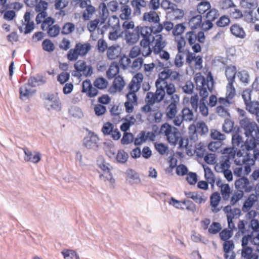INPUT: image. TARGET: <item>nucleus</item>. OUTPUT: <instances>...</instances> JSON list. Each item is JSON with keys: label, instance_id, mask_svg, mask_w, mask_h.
<instances>
[{"label": "nucleus", "instance_id": "1", "mask_svg": "<svg viewBox=\"0 0 259 259\" xmlns=\"http://www.w3.org/2000/svg\"><path fill=\"white\" fill-rule=\"evenodd\" d=\"M196 85V90L199 91V95L203 98L208 96V92H211L213 79L211 74L208 75L206 80L205 77L201 74H196L194 77Z\"/></svg>", "mask_w": 259, "mask_h": 259}, {"label": "nucleus", "instance_id": "2", "mask_svg": "<svg viewBox=\"0 0 259 259\" xmlns=\"http://www.w3.org/2000/svg\"><path fill=\"white\" fill-rule=\"evenodd\" d=\"M160 133L166 137L171 145H176L181 137V134L176 127L165 123L160 127Z\"/></svg>", "mask_w": 259, "mask_h": 259}, {"label": "nucleus", "instance_id": "3", "mask_svg": "<svg viewBox=\"0 0 259 259\" xmlns=\"http://www.w3.org/2000/svg\"><path fill=\"white\" fill-rule=\"evenodd\" d=\"M240 124L247 138L255 137L259 140V127L257 124L249 118H244L240 121Z\"/></svg>", "mask_w": 259, "mask_h": 259}, {"label": "nucleus", "instance_id": "4", "mask_svg": "<svg viewBox=\"0 0 259 259\" xmlns=\"http://www.w3.org/2000/svg\"><path fill=\"white\" fill-rule=\"evenodd\" d=\"M244 146L246 149L247 156L253 158L254 160L259 159V140L255 137L247 138Z\"/></svg>", "mask_w": 259, "mask_h": 259}, {"label": "nucleus", "instance_id": "5", "mask_svg": "<svg viewBox=\"0 0 259 259\" xmlns=\"http://www.w3.org/2000/svg\"><path fill=\"white\" fill-rule=\"evenodd\" d=\"M168 104L165 108V116L167 120H172L178 113V106L180 102V97L178 95L170 97L166 101Z\"/></svg>", "mask_w": 259, "mask_h": 259}, {"label": "nucleus", "instance_id": "6", "mask_svg": "<svg viewBox=\"0 0 259 259\" xmlns=\"http://www.w3.org/2000/svg\"><path fill=\"white\" fill-rule=\"evenodd\" d=\"M223 211L226 214L228 228L229 229L237 230L235 227V224L233 221V219H237L240 215L241 210L239 208H232L230 205L225 206Z\"/></svg>", "mask_w": 259, "mask_h": 259}, {"label": "nucleus", "instance_id": "7", "mask_svg": "<svg viewBox=\"0 0 259 259\" xmlns=\"http://www.w3.org/2000/svg\"><path fill=\"white\" fill-rule=\"evenodd\" d=\"M137 31L139 36L142 37V39H150L151 33H158L162 31V27L160 25H152L151 27L138 26Z\"/></svg>", "mask_w": 259, "mask_h": 259}, {"label": "nucleus", "instance_id": "8", "mask_svg": "<svg viewBox=\"0 0 259 259\" xmlns=\"http://www.w3.org/2000/svg\"><path fill=\"white\" fill-rule=\"evenodd\" d=\"M99 141L97 135L92 133L84 138L83 144L87 148L96 151L99 148Z\"/></svg>", "mask_w": 259, "mask_h": 259}, {"label": "nucleus", "instance_id": "9", "mask_svg": "<svg viewBox=\"0 0 259 259\" xmlns=\"http://www.w3.org/2000/svg\"><path fill=\"white\" fill-rule=\"evenodd\" d=\"M152 43V51L155 55H157V53L163 50L166 45V41L161 34H157L153 37Z\"/></svg>", "mask_w": 259, "mask_h": 259}, {"label": "nucleus", "instance_id": "10", "mask_svg": "<svg viewBox=\"0 0 259 259\" xmlns=\"http://www.w3.org/2000/svg\"><path fill=\"white\" fill-rule=\"evenodd\" d=\"M184 52H180V53L178 52L174 59L173 64L170 62L166 63L164 64L163 63L158 62L159 66L163 68H169V67H171L172 65H174L176 68H181L184 64Z\"/></svg>", "mask_w": 259, "mask_h": 259}, {"label": "nucleus", "instance_id": "11", "mask_svg": "<svg viewBox=\"0 0 259 259\" xmlns=\"http://www.w3.org/2000/svg\"><path fill=\"white\" fill-rule=\"evenodd\" d=\"M74 67L76 70L82 72L85 77L91 76L93 74V67L91 65H87L84 61H77L74 64Z\"/></svg>", "mask_w": 259, "mask_h": 259}, {"label": "nucleus", "instance_id": "12", "mask_svg": "<svg viewBox=\"0 0 259 259\" xmlns=\"http://www.w3.org/2000/svg\"><path fill=\"white\" fill-rule=\"evenodd\" d=\"M255 161V160H254L253 158L247 156V153L243 155L240 150L237 152L234 159V163L239 166H241L243 164H254Z\"/></svg>", "mask_w": 259, "mask_h": 259}, {"label": "nucleus", "instance_id": "13", "mask_svg": "<svg viewBox=\"0 0 259 259\" xmlns=\"http://www.w3.org/2000/svg\"><path fill=\"white\" fill-rule=\"evenodd\" d=\"M235 186L237 190L245 192H249L252 190V187L250 185L248 179L245 177H242L236 180Z\"/></svg>", "mask_w": 259, "mask_h": 259}, {"label": "nucleus", "instance_id": "14", "mask_svg": "<svg viewBox=\"0 0 259 259\" xmlns=\"http://www.w3.org/2000/svg\"><path fill=\"white\" fill-rule=\"evenodd\" d=\"M161 94V92L156 88L155 93L152 92L147 93L145 101L147 104L151 105H153L155 103H159L163 100V95Z\"/></svg>", "mask_w": 259, "mask_h": 259}, {"label": "nucleus", "instance_id": "15", "mask_svg": "<svg viewBox=\"0 0 259 259\" xmlns=\"http://www.w3.org/2000/svg\"><path fill=\"white\" fill-rule=\"evenodd\" d=\"M157 89L159 92H161L163 99L166 93L170 97L176 95L175 94L176 91L175 86L171 82H162V85L158 86Z\"/></svg>", "mask_w": 259, "mask_h": 259}, {"label": "nucleus", "instance_id": "16", "mask_svg": "<svg viewBox=\"0 0 259 259\" xmlns=\"http://www.w3.org/2000/svg\"><path fill=\"white\" fill-rule=\"evenodd\" d=\"M125 40L127 44L133 45L136 44L139 39V35L136 27L132 31H122Z\"/></svg>", "mask_w": 259, "mask_h": 259}, {"label": "nucleus", "instance_id": "17", "mask_svg": "<svg viewBox=\"0 0 259 259\" xmlns=\"http://www.w3.org/2000/svg\"><path fill=\"white\" fill-rule=\"evenodd\" d=\"M24 152V159L27 162L33 163H38L41 159V154L39 152H32L27 148L23 149Z\"/></svg>", "mask_w": 259, "mask_h": 259}, {"label": "nucleus", "instance_id": "18", "mask_svg": "<svg viewBox=\"0 0 259 259\" xmlns=\"http://www.w3.org/2000/svg\"><path fill=\"white\" fill-rule=\"evenodd\" d=\"M143 80V76L141 74H137L133 77L128 86L130 93L136 94L140 88L141 83Z\"/></svg>", "mask_w": 259, "mask_h": 259}, {"label": "nucleus", "instance_id": "19", "mask_svg": "<svg viewBox=\"0 0 259 259\" xmlns=\"http://www.w3.org/2000/svg\"><path fill=\"white\" fill-rule=\"evenodd\" d=\"M143 20L149 23H152V25H157L160 22V18L158 13L152 10L145 13L143 16Z\"/></svg>", "mask_w": 259, "mask_h": 259}, {"label": "nucleus", "instance_id": "20", "mask_svg": "<svg viewBox=\"0 0 259 259\" xmlns=\"http://www.w3.org/2000/svg\"><path fill=\"white\" fill-rule=\"evenodd\" d=\"M151 42V39H142L140 41L141 54L143 57H148L153 52L152 48L150 46Z\"/></svg>", "mask_w": 259, "mask_h": 259}, {"label": "nucleus", "instance_id": "21", "mask_svg": "<svg viewBox=\"0 0 259 259\" xmlns=\"http://www.w3.org/2000/svg\"><path fill=\"white\" fill-rule=\"evenodd\" d=\"M257 201V197L254 194H251L249 195L246 200L244 201L242 207V210L244 212H247L252 207L255 203Z\"/></svg>", "mask_w": 259, "mask_h": 259}, {"label": "nucleus", "instance_id": "22", "mask_svg": "<svg viewBox=\"0 0 259 259\" xmlns=\"http://www.w3.org/2000/svg\"><path fill=\"white\" fill-rule=\"evenodd\" d=\"M28 83L24 84L22 85L19 89L20 98L21 100L28 98L32 96L34 93L35 90L31 89L30 88Z\"/></svg>", "mask_w": 259, "mask_h": 259}, {"label": "nucleus", "instance_id": "23", "mask_svg": "<svg viewBox=\"0 0 259 259\" xmlns=\"http://www.w3.org/2000/svg\"><path fill=\"white\" fill-rule=\"evenodd\" d=\"M237 73V68L235 66L229 65L226 67L225 75L228 83H234Z\"/></svg>", "mask_w": 259, "mask_h": 259}, {"label": "nucleus", "instance_id": "24", "mask_svg": "<svg viewBox=\"0 0 259 259\" xmlns=\"http://www.w3.org/2000/svg\"><path fill=\"white\" fill-rule=\"evenodd\" d=\"M231 162L227 160L226 158L221 157L219 163H217L214 166L215 170L217 172H222V171L229 169L231 167Z\"/></svg>", "mask_w": 259, "mask_h": 259}, {"label": "nucleus", "instance_id": "25", "mask_svg": "<svg viewBox=\"0 0 259 259\" xmlns=\"http://www.w3.org/2000/svg\"><path fill=\"white\" fill-rule=\"evenodd\" d=\"M220 200L221 196L218 192L212 193L210 197L211 210L214 213H217L220 210V209L217 207Z\"/></svg>", "mask_w": 259, "mask_h": 259}, {"label": "nucleus", "instance_id": "26", "mask_svg": "<svg viewBox=\"0 0 259 259\" xmlns=\"http://www.w3.org/2000/svg\"><path fill=\"white\" fill-rule=\"evenodd\" d=\"M132 5L134 8V13L135 15L141 14V9L147 6V2L144 0H133Z\"/></svg>", "mask_w": 259, "mask_h": 259}, {"label": "nucleus", "instance_id": "27", "mask_svg": "<svg viewBox=\"0 0 259 259\" xmlns=\"http://www.w3.org/2000/svg\"><path fill=\"white\" fill-rule=\"evenodd\" d=\"M232 144L233 147L236 149L238 147H242L244 144L242 137L237 131L232 133Z\"/></svg>", "mask_w": 259, "mask_h": 259}, {"label": "nucleus", "instance_id": "28", "mask_svg": "<svg viewBox=\"0 0 259 259\" xmlns=\"http://www.w3.org/2000/svg\"><path fill=\"white\" fill-rule=\"evenodd\" d=\"M125 175L126 180L131 184L138 183L140 181L138 173L132 169H127L125 172Z\"/></svg>", "mask_w": 259, "mask_h": 259}, {"label": "nucleus", "instance_id": "29", "mask_svg": "<svg viewBox=\"0 0 259 259\" xmlns=\"http://www.w3.org/2000/svg\"><path fill=\"white\" fill-rule=\"evenodd\" d=\"M99 18L101 20V24H104L109 16V12L105 3H102L99 7Z\"/></svg>", "mask_w": 259, "mask_h": 259}, {"label": "nucleus", "instance_id": "30", "mask_svg": "<svg viewBox=\"0 0 259 259\" xmlns=\"http://www.w3.org/2000/svg\"><path fill=\"white\" fill-rule=\"evenodd\" d=\"M46 80L42 76L37 75L36 76H31L28 80V85L31 87H36L44 84Z\"/></svg>", "mask_w": 259, "mask_h": 259}, {"label": "nucleus", "instance_id": "31", "mask_svg": "<svg viewBox=\"0 0 259 259\" xmlns=\"http://www.w3.org/2000/svg\"><path fill=\"white\" fill-rule=\"evenodd\" d=\"M230 31L232 34L239 38H243L246 35L243 28L238 24H234L231 26Z\"/></svg>", "mask_w": 259, "mask_h": 259}, {"label": "nucleus", "instance_id": "32", "mask_svg": "<svg viewBox=\"0 0 259 259\" xmlns=\"http://www.w3.org/2000/svg\"><path fill=\"white\" fill-rule=\"evenodd\" d=\"M124 81L123 78L120 76L116 77L113 81L112 87L110 89L111 92L113 89V92L121 91L124 86Z\"/></svg>", "mask_w": 259, "mask_h": 259}, {"label": "nucleus", "instance_id": "33", "mask_svg": "<svg viewBox=\"0 0 259 259\" xmlns=\"http://www.w3.org/2000/svg\"><path fill=\"white\" fill-rule=\"evenodd\" d=\"M120 54V49L118 46H111L107 49V56L109 59L114 60Z\"/></svg>", "mask_w": 259, "mask_h": 259}, {"label": "nucleus", "instance_id": "34", "mask_svg": "<svg viewBox=\"0 0 259 259\" xmlns=\"http://www.w3.org/2000/svg\"><path fill=\"white\" fill-rule=\"evenodd\" d=\"M75 48L77 51V54L80 56H84L90 50L91 46L89 44H82L81 43H77Z\"/></svg>", "mask_w": 259, "mask_h": 259}, {"label": "nucleus", "instance_id": "35", "mask_svg": "<svg viewBox=\"0 0 259 259\" xmlns=\"http://www.w3.org/2000/svg\"><path fill=\"white\" fill-rule=\"evenodd\" d=\"M252 249L250 247H242L241 256L245 259H257V255L252 253Z\"/></svg>", "mask_w": 259, "mask_h": 259}, {"label": "nucleus", "instance_id": "36", "mask_svg": "<svg viewBox=\"0 0 259 259\" xmlns=\"http://www.w3.org/2000/svg\"><path fill=\"white\" fill-rule=\"evenodd\" d=\"M237 152V149L235 148H226L223 150V155L222 157L230 161L231 160L235 159Z\"/></svg>", "mask_w": 259, "mask_h": 259}, {"label": "nucleus", "instance_id": "37", "mask_svg": "<svg viewBox=\"0 0 259 259\" xmlns=\"http://www.w3.org/2000/svg\"><path fill=\"white\" fill-rule=\"evenodd\" d=\"M119 68L118 64L116 62H112L106 72L108 78L109 79L113 78L119 73Z\"/></svg>", "mask_w": 259, "mask_h": 259}, {"label": "nucleus", "instance_id": "38", "mask_svg": "<svg viewBox=\"0 0 259 259\" xmlns=\"http://www.w3.org/2000/svg\"><path fill=\"white\" fill-rule=\"evenodd\" d=\"M203 168L205 179L207 180V182L211 185V187H213L215 183V177L213 172L208 166H203Z\"/></svg>", "mask_w": 259, "mask_h": 259}, {"label": "nucleus", "instance_id": "39", "mask_svg": "<svg viewBox=\"0 0 259 259\" xmlns=\"http://www.w3.org/2000/svg\"><path fill=\"white\" fill-rule=\"evenodd\" d=\"M202 22V16L197 15L191 18L189 21V25L192 29H195L200 27Z\"/></svg>", "mask_w": 259, "mask_h": 259}, {"label": "nucleus", "instance_id": "40", "mask_svg": "<svg viewBox=\"0 0 259 259\" xmlns=\"http://www.w3.org/2000/svg\"><path fill=\"white\" fill-rule=\"evenodd\" d=\"M132 10L127 5H123L121 7L119 17L122 20H128L131 18Z\"/></svg>", "mask_w": 259, "mask_h": 259}, {"label": "nucleus", "instance_id": "41", "mask_svg": "<svg viewBox=\"0 0 259 259\" xmlns=\"http://www.w3.org/2000/svg\"><path fill=\"white\" fill-rule=\"evenodd\" d=\"M168 78H169V69L161 72L155 82L156 88H158V86L162 85V82H167L166 79Z\"/></svg>", "mask_w": 259, "mask_h": 259}, {"label": "nucleus", "instance_id": "42", "mask_svg": "<svg viewBox=\"0 0 259 259\" xmlns=\"http://www.w3.org/2000/svg\"><path fill=\"white\" fill-rule=\"evenodd\" d=\"M244 195V192L243 191L236 190H235L232 194V196L230 197V204L232 205H235L240 200L242 199Z\"/></svg>", "mask_w": 259, "mask_h": 259}, {"label": "nucleus", "instance_id": "43", "mask_svg": "<svg viewBox=\"0 0 259 259\" xmlns=\"http://www.w3.org/2000/svg\"><path fill=\"white\" fill-rule=\"evenodd\" d=\"M128 158V154L123 150H119L118 151L115 158V161L119 163H125Z\"/></svg>", "mask_w": 259, "mask_h": 259}, {"label": "nucleus", "instance_id": "44", "mask_svg": "<svg viewBox=\"0 0 259 259\" xmlns=\"http://www.w3.org/2000/svg\"><path fill=\"white\" fill-rule=\"evenodd\" d=\"M237 76L242 83L245 84L249 83L250 77L247 71L245 70L239 71L237 72Z\"/></svg>", "mask_w": 259, "mask_h": 259}, {"label": "nucleus", "instance_id": "45", "mask_svg": "<svg viewBox=\"0 0 259 259\" xmlns=\"http://www.w3.org/2000/svg\"><path fill=\"white\" fill-rule=\"evenodd\" d=\"M61 253L64 259H80L79 255L73 250L64 249Z\"/></svg>", "mask_w": 259, "mask_h": 259}, {"label": "nucleus", "instance_id": "46", "mask_svg": "<svg viewBox=\"0 0 259 259\" xmlns=\"http://www.w3.org/2000/svg\"><path fill=\"white\" fill-rule=\"evenodd\" d=\"M234 83H228L226 86V98L229 102V100L232 99L236 95V90L233 85Z\"/></svg>", "mask_w": 259, "mask_h": 259}, {"label": "nucleus", "instance_id": "47", "mask_svg": "<svg viewBox=\"0 0 259 259\" xmlns=\"http://www.w3.org/2000/svg\"><path fill=\"white\" fill-rule=\"evenodd\" d=\"M255 15V14L253 13V11H246L243 13L242 18H243L244 20L247 23H254L257 20Z\"/></svg>", "mask_w": 259, "mask_h": 259}, {"label": "nucleus", "instance_id": "48", "mask_svg": "<svg viewBox=\"0 0 259 259\" xmlns=\"http://www.w3.org/2000/svg\"><path fill=\"white\" fill-rule=\"evenodd\" d=\"M108 25L109 27L111 28L112 29L119 30V19L116 16H112L109 18L108 21Z\"/></svg>", "mask_w": 259, "mask_h": 259}, {"label": "nucleus", "instance_id": "49", "mask_svg": "<svg viewBox=\"0 0 259 259\" xmlns=\"http://www.w3.org/2000/svg\"><path fill=\"white\" fill-rule=\"evenodd\" d=\"M240 5L242 8L250 10L251 9L255 8L257 3L256 0H240Z\"/></svg>", "mask_w": 259, "mask_h": 259}, {"label": "nucleus", "instance_id": "50", "mask_svg": "<svg viewBox=\"0 0 259 259\" xmlns=\"http://www.w3.org/2000/svg\"><path fill=\"white\" fill-rule=\"evenodd\" d=\"M182 117L184 120L191 121L194 119V114L193 111L189 108L185 107L182 111Z\"/></svg>", "mask_w": 259, "mask_h": 259}, {"label": "nucleus", "instance_id": "51", "mask_svg": "<svg viewBox=\"0 0 259 259\" xmlns=\"http://www.w3.org/2000/svg\"><path fill=\"white\" fill-rule=\"evenodd\" d=\"M246 109L248 111L256 114L259 111V102L250 101L246 104Z\"/></svg>", "mask_w": 259, "mask_h": 259}, {"label": "nucleus", "instance_id": "52", "mask_svg": "<svg viewBox=\"0 0 259 259\" xmlns=\"http://www.w3.org/2000/svg\"><path fill=\"white\" fill-rule=\"evenodd\" d=\"M231 190L228 184H225L221 188V193L224 200H228L230 199Z\"/></svg>", "mask_w": 259, "mask_h": 259}, {"label": "nucleus", "instance_id": "53", "mask_svg": "<svg viewBox=\"0 0 259 259\" xmlns=\"http://www.w3.org/2000/svg\"><path fill=\"white\" fill-rule=\"evenodd\" d=\"M94 85L99 89L103 90L107 88L108 81L103 77H99L95 79L94 82Z\"/></svg>", "mask_w": 259, "mask_h": 259}, {"label": "nucleus", "instance_id": "54", "mask_svg": "<svg viewBox=\"0 0 259 259\" xmlns=\"http://www.w3.org/2000/svg\"><path fill=\"white\" fill-rule=\"evenodd\" d=\"M250 178L251 180L257 181V183L254 188V191L255 193V195H256L257 197H259V169L253 171L250 175Z\"/></svg>", "mask_w": 259, "mask_h": 259}, {"label": "nucleus", "instance_id": "55", "mask_svg": "<svg viewBox=\"0 0 259 259\" xmlns=\"http://www.w3.org/2000/svg\"><path fill=\"white\" fill-rule=\"evenodd\" d=\"M210 3L207 1H203L199 3L197 7V10L199 14H204L210 9Z\"/></svg>", "mask_w": 259, "mask_h": 259}, {"label": "nucleus", "instance_id": "56", "mask_svg": "<svg viewBox=\"0 0 259 259\" xmlns=\"http://www.w3.org/2000/svg\"><path fill=\"white\" fill-rule=\"evenodd\" d=\"M211 138L221 142L226 139V136L217 130H211L210 133Z\"/></svg>", "mask_w": 259, "mask_h": 259}, {"label": "nucleus", "instance_id": "57", "mask_svg": "<svg viewBox=\"0 0 259 259\" xmlns=\"http://www.w3.org/2000/svg\"><path fill=\"white\" fill-rule=\"evenodd\" d=\"M69 114L76 118H81L83 117V113L81 109L77 107H71L69 110Z\"/></svg>", "mask_w": 259, "mask_h": 259}, {"label": "nucleus", "instance_id": "58", "mask_svg": "<svg viewBox=\"0 0 259 259\" xmlns=\"http://www.w3.org/2000/svg\"><path fill=\"white\" fill-rule=\"evenodd\" d=\"M47 27V33L48 35L50 37H55L57 36L60 31V28L57 25H54L53 26L49 25Z\"/></svg>", "mask_w": 259, "mask_h": 259}, {"label": "nucleus", "instance_id": "59", "mask_svg": "<svg viewBox=\"0 0 259 259\" xmlns=\"http://www.w3.org/2000/svg\"><path fill=\"white\" fill-rule=\"evenodd\" d=\"M195 126L196 131L200 135H204L208 131V127L204 122H198Z\"/></svg>", "mask_w": 259, "mask_h": 259}, {"label": "nucleus", "instance_id": "60", "mask_svg": "<svg viewBox=\"0 0 259 259\" xmlns=\"http://www.w3.org/2000/svg\"><path fill=\"white\" fill-rule=\"evenodd\" d=\"M75 29L74 25L70 22L66 23L63 26L61 33L62 34H69L72 33Z\"/></svg>", "mask_w": 259, "mask_h": 259}, {"label": "nucleus", "instance_id": "61", "mask_svg": "<svg viewBox=\"0 0 259 259\" xmlns=\"http://www.w3.org/2000/svg\"><path fill=\"white\" fill-rule=\"evenodd\" d=\"M42 47L44 50L48 52H52L55 50L54 44L49 39H46L43 41Z\"/></svg>", "mask_w": 259, "mask_h": 259}, {"label": "nucleus", "instance_id": "62", "mask_svg": "<svg viewBox=\"0 0 259 259\" xmlns=\"http://www.w3.org/2000/svg\"><path fill=\"white\" fill-rule=\"evenodd\" d=\"M198 133L196 130L195 126L194 125H191L189 127V139L193 142H196L198 139Z\"/></svg>", "mask_w": 259, "mask_h": 259}, {"label": "nucleus", "instance_id": "63", "mask_svg": "<svg viewBox=\"0 0 259 259\" xmlns=\"http://www.w3.org/2000/svg\"><path fill=\"white\" fill-rule=\"evenodd\" d=\"M185 194L188 198L192 199L197 203L200 204L202 202H204L205 201V200L203 198L198 196L196 193L194 192H185Z\"/></svg>", "mask_w": 259, "mask_h": 259}, {"label": "nucleus", "instance_id": "64", "mask_svg": "<svg viewBox=\"0 0 259 259\" xmlns=\"http://www.w3.org/2000/svg\"><path fill=\"white\" fill-rule=\"evenodd\" d=\"M95 11V8L94 7L89 5L87 7V8L84 10L83 13V18L84 20H89V19L91 17L93 14L94 13Z\"/></svg>", "mask_w": 259, "mask_h": 259}]
</instances>
